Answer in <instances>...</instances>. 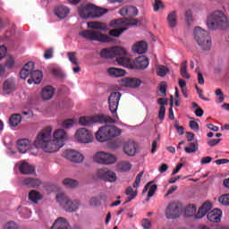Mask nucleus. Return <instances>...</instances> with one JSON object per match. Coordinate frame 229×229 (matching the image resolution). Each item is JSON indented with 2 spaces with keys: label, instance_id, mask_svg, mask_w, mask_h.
I'll return each instance as SVG.
<instances>
[{
  "label": "nucleus",
  "instance_id": "nucleus-1",
  "mask_svg": "<svg viewBox=\"0 0 229 229\" xmlns=\"http://www.w3.org/2000/svg\"><path fill=\"white\" fill-rule=\"evenodd\" d=\"M52 130L51 126H47L38 134L34 141L37 149H42L46 153H56L60 148H64L67 132L64 129H58L54 132V140H49Z\"/></svg>",
  "mask_w": 229,
  "mask_h": 229
},
{
  "label": "nucleus",
  "instance_id": "nucleus-2",
  "mask_svg": "<svg viewBox=\"0 0 229 229\" xmlns=\"http://www.w3.org/2000/svg\"><path fill=\"white\" fill-rule=\"evenodd\" d=\"M102 58H116V64L127 69H148L149 59L146 56H139L136 59H130L126 49L121 47L104 48L100 52Z\"/></svg>",
  "mask_w": 229,
  "mask_h": 229
},
{
  "label": "nucleus",
  "instance_id": "nucleus-3",
  "mask_svg": "<svg viewBox=\"0 0 229 229\" xmlns=\"http://www.w3.org/2000/svg\"><path fill=\"white\" fill-rule=\"evenodd\" d=\"M207 26L211 31H223L229 28L228 16L221 10L212 12L207 18Z\"/></svg>",
  "mask_w": 229,
  "mask_h": 229
},
{
  "label": "nucleus",
  "instance_id": "nucleus-4",
  "mask_svg": "<svg viewBox=\"0 0 229 229\" xmlns=\"http://www.w3.org/2000/svg\"><path fill=\"white\" fill-rule=\"evenodd\" d=\"M123 131L115 125H105L98 129L95 137L98 142H106L114 137H119Z\"/></svg>",
  "mask_w": 229,
  "mask_h": 229
},
{
  "label": "nucleus",
  "instance_id": "nucleus-5",
  "mask_svg": "<svg viewBox=\"0 0 229 229\" xmlns=\"http://www.w3.org/2000/svg\"><path fill=\"white\" fill-rule=\"evenodd\" d=\"M193 35L198 46H199L202 51H210L212 39L210 38L208 31L201 29V27H196L193 30Z\"/></svg>",
  "mask_w": 229,
  "mask_h": 229
},
{
  "label": "nucleus",
  "instance_id": "nucleus-6",
  "mask_svg": "<svg viewBox=\"0 0 229 229\" xmlns=\"http://www.w3.org/2000/svg\"><path fill=\"white\" fill-rule=\"evenodd\" d=\"M103 124V123H109V124L115 123L114 118L106 114H96L93 116H81L79 118L80 126H92V124Z\"/></svg>",
  "mask_w": 229,
  "mask_h": 229
},
{
  "label": "nucleus",
  "instance_id": "nucleus-7",
  "mask_svg": "<svg viewBox=\"0 0 229 229\" xmlns=\"http://www.w3.org/2000/svg\"><path fill=\"white\" fill-rule=\"evenodd\" d=\"M55 199L57 203H59V205L63 207V208L66 212H76V210L80 208V200L78 199L72 200L69 199V197H67L64 193L57 194L55 197Z\"/></svg>",
  "mask_w": 229,
  "mask_h": 229
},
{
  "label": "nucleus",
  "instance_id": "nucleus-8",
  "mask_svg": "<svg viewBox=\"0 0 229 229\" xmlns=\"http://www.w3.org/2000/svg\"><path fill=\"white\" fill-rule=\"evenodd\" d=\"M81 37L86 38V40H93L96 42H114V39L106 34L100 33L98 30H86L79 33Z\"/></svg>",
  "mask_w": 229,
  "mask_h": 229
},
{
  "label": "nucleus",
  "instance_id": "nucleus-9",
  "mask_svg": "<svg viewBox=\"0 0 229 229\" xmlns=\"http://www.w3.org/2000/svg\"><path fill=\"white\" fill-rule=\"evenodd\" d=\"M119 101H121V93L120 92H113L110 94L107 103L109 106V110L113 116V121L117 123L119 121V115H117V108H119Z\"/></svg>",
  "mask_w": 229,
  "mask_h": 229
},
{
  "label": "nucleus",
  "instance_id": "nucleus-10",
  "mask_svg": "<svg viewBox=\"0 0 229 229\" xmlns=\"http://www.w3.org/2000/svg\"><path fill=\"white\" fill-rule=\"evenodd\" d=\"M93 161L103 165H112L117 162V157L114 154L99 151L94 155Z\"/></svg>",
  "mask_w": 229,
  "mask_h": 229
},
{
  "label": "nucleus",
  "instance_id": "nucleus-11",
  "mask_svg": "<svg viewBox=\"0 0 229 229\" xmlns=\"http://www.w3.org/2000/svg\"><path fill=\"white\" fill-rule=\"evenodd\" d=\"M96 178L102 180V182H107L108 183H114L117 182V174L114 171L107 168H98L95 174Z\"/></svg>",
  "mask_w": 229,
  "mask_h": 229
},
{
  "label": "nucleus",
  "instance_id": "nucleus-12",
  "mask_svg": "<svg viewBox=\"0 0 229 229\" xmlns=\"http://www.w3.org/2000/svg\"><path fill=\"white\" fill-rule=\"evenodd\" d=\"M75 139L80 144H90L94 136L87 128H81L76 131Z\"/></svg>",
  "mask_w": 229,
  "mask_h": 229
},
{
  "label": "nucleus",
  "instance_id": "nucleus-13",
  "mask_svg": "<svg viewBox=\"0 0 229 229\" xmlns=\"http://www.w3.org/2000/svg\"><path fill=\"white\" fill-rule=\"evenodd\" d=\"M180 206L176 202H170L165 209L166 219H178L180 217Z\"/></svg>",
  "mask_w": 229,
  "mask_h": 229
},
{
  "label": "nucleus",
  "instance_id": "nucleus-14",
  "mask_svg": "<svg viewBox=\"0 0 229 229\" xmlns=\"http://www.w3.org/2000/svg\"><path fill=\"white\" fill-rule=\"evenodd\" d=\"M64 158L70 160V162H73L74 164H81L85 159V157L81 155V153L76 150H66L64 153Z\"/></svg>",
  "mask_w": 229,
  "mask_h": 229
},
{
  "label": "nucleus",
  "instance_id": "nucleus-15",
  "mask_svg": "<svg viewBox=\"0 0 229 229\" xmlns=\"http://www.w3.org/2000/svg\"><path fill=\"white\" fill-rule=\"evenodd\" d=\"M139 21L137 19H117L110 21L111 28H120V26H137Z\"/></svg>",
  "mask_w": 229,
  "mask_h": 229
},
{
  "label": "nucleus",
  "instance_id": "nucleus-16",
  "mask_svg": "<svg viewBox=\"0 0 229 229\" xmlns=\"http://www.w3.org/2000/svg\"><path fill=\"white\" fill-rule=\"evenodd\" d=\"M92 8H94V4H92L86 5L81 4L78 9L80 17H81V19H92Z\"/></svg>",
  "mask_w": 229,
  "mask_h": 229
},
{
  "label": "nucleus",
  "instance_id": "nucleus-17",
  "mask_svg": "<svg viewBox=\"0 0 229 229\" xmlns=\"http://www.w3.org/2000/svg\"><path fill=\"white\" fill-rule=\"evenodd\" d=\"M35 69V64L33 62H28L20 72V78L26 80V78H31V71Z\"/></svg>",
  "mask_w": 229,
  "mask_h": 229
},
{
  "label": "nucleus",
  "instance_id": "nucleus-18",
  "mask_svg": "<svg viewBox=\"0 0 229 229\" xmlns=\"http://www.w3.org/2000/svg\"><path fill=\"white\" fill-rule=\"evenodd\" d=\"M207 217L211 223H221L223 211H221V209L215 208L208 213Z\"/></svg>",
  "mask_w": 229,
  "mask_h": 229
},
{
  "label": "nucleus",
  "instance_id": "nucleus-19",
  "mask_svg": "<svg viewBox=\"0 0 229 229\" xmlns=\"http://www.w3.org/2000/svg\"><path fill=\"white\" fill-rule=\"evenodd\" d=\"M210 210H212V203L205 202L199 208L198 213L195 215V219H202V217H205V216H207Z\"/></svg>",
  "mask_w": 229,
  "mask_h": 229
},
{
  "label": "nucleus",
  "instance_id": "nucleus-20",
  "mask_svg": "<svg viewBox=\"0 0 229 229\" xmlns=\"http://www.w3.org/2000/svg\"><path fill=\"white\" fill-rule=\"evenodd\" d=\"M44 78V75L40 72V70H35L31 71L30 78L28 79L29 85H31V83H35V85H38L40 81H42V79Z\"/></svg>",
  "mask_w": 229,
  "mask_h": 229
},
{
  "label": "nucleus",
  "instance_id": "nucleus-21",
  "mask_svg": "<svg viewBox=\"0 0 229 229\" xmlns=\"http://www.w3.org/2000/svg\"><path fill=\"white\" fill-rule=\"evenodd\" d=\"M123 152L128 157H135L137 153V146L135 145V141H127L123 145Z\"/></svg>",
  "mask_w": 229,
  "mask_h": 229
},
{
  "label": "nucleus",
  "instance_id": "nucleus-22",
  "mask_svg": "<svg viewBox=\"0 0 229 229\" xmlns=\"http://www.w3.org/2000/svg\"><path fill=\"white\" fill-rule=\"evenodd\" d=\"M18 165L21 174H33L35 173V167L27 162H20Z\"/></svg>",
  "mask_w": 229,
  "mask_h": 229
},
{
  "label": "nucleus",
  "instance_id": "nucleus-23",
  "mask_svg": "<svg viewBox=\"0 0 229 229\" xmlns=\"http://www.w3.org/2000/svg\"><path fill=\"white\" fill-rule=\"evenodd\" d=\"M123 83L125 87H130L131 89H139L142 85V81L138 78H125L123 79Z\"/></svg>",
  "mask_w": 229,
  "mask_h": 229
},
{
  "label": "nucleus",
  "instance_id": "nucleus-24",
  "mask_svg": "<svg viewBox=\"0 0 229 229\" xmlns=\"http://www.w3.org/2000/svg\"><path fill=\"white\" fill-rule=\"evenodd\" d=\"M133 53H137V55H144V53L148 52V43L144 41H140L136 43L132 47Z\"/></svg>",
  "mask_w": 229,
  "mask_h": 229
},
{
  "label": "nucleus",
  "instance_id": "nucleus-25",
  "mask_svg": "<svg viewBox=\"0 0 229 229\" xmlns=\"http://www.w3.org/2000/svg\"><path fill=\"white\" fill-rule=\"evenodd\" d=\"M166 21L169 28H176V26H178V13H176V11L170 12Z\"/></svg>",
  "mask_w": 229,
  "mask_h": 229
},
{
  "label": "nucleus",
  "instance_id": "nucleus-26",
  "mask_svg": "<svg viewBox=\"0 0 229 229\" xmlns=\"http://www.w3.org/2000/svg\"><path fill=\"white\" fill-rule=\"evenodd\" d=\"M51 229H69V222L64 217H59L54 222Z\"/></svg>",
  "mask_w": 229,
  "mask_h": 229
},
{
  "label": "nucleus",
  "instance_id": "nucleus-27",
  "mask_svg": "<svg viewBox=\"0 0 229 229\" xmlns=\"http://www.w3.org/2000/svg\"><path fill=\"white\" fill-rule=\"evenodd\" d=\"M30 146L31 141L28 139H22L17 142L18 151H20V153H26L28 149H30Z\"/></svg>",
  "mask_w": 229,
  "mask_h": 229
},
{
  "label": "nucleus",
  "instance_id": "nucleus-28",
  "mask_svg": "<svg viewBox=\"0 0 229 229\" xmlns=\"http://www.w3.org/2000/svg\"><path fill=\"white\" fill-rule=\"evenodd\" d=\"M41 96L44 101H49V99H52L53 96H55V88L52 86H46L42 89Z\"/></svg>",
  "mask_w": 229,
  "mask_h": 229
},
{
  "label": "nucleus",
  "instance_id": "nucleus-29",
  "mask_svg": "<svg viewBox=\"0 0 229 229\" xmlns=\"http://www.w3.org/2000/svg\"><path fill=\"white\" fill-rule=\"evenodd\" d=\"M22 185H27L28 187H31L32 189H38V187L42 185V181L29 177L23 180Z\"/></svg>",
  "mask_w": 229,
  "mask_h": 229
},
{
  "label": "nucleus",
  "instance_id": "nucleus-30",
  "mask_svg": "<svg viewBox=\"0 0 229 229\" xmlns=\"http://www.w3.org/2000/svg\"><path fill=\"white\" fill-rule=\"evenodd\" d=\"M70 10L65 5H59L55 9V14L58 17V19H65L67 15H69Z\"/></svg>",
  "mask_w": 229,
  "mask_h": 229
},
{
  "label": "nucleus",
  "instance_id": "nucleus-31",
  "mask_svg": "<svg viewBox=\"0 0 229 229\" xmlns=\"http://www.w3.org/2000/svg\"><path fill=\"white\" fill-rule=\"evenodd\" d=\"M88 28L91 30H101L102 31H108V25L101 21L88 22Z\"/></svg>",
  "mask_w": 229,
  "mask_h": 229
},
{
  "label": "nucleus",
  "instance_id": "nucleus-32",
  "mask_svg": "<svg viewBox=\"0 0 229 229\" xmlns=\"http://www.w3.org/2000/svg\"><path fill=\"white\" fill-rule=\"evenodd\" d=\"M105 13H108L107 9H103L93 4L91 9V19H98L102 17V15H105Z\"/></svg>",
  "mask_w": 229,
  "mask_h": 229
},
{
  "label": "nucleus",
  "instance_id": "nucleus-33",
  "mask_svg": "<svg viewBox=\"0 0 229 229\" xmlns=\"http://www.w3.org/2000/svg\"><path fill=\"white\" fill-rule=\"evenodd\" d=\"M107 72L109 74V76H111L112 78H121L123 76H124V74H126V71H124L123 69L121 68H109L107 70Z\"/></svg>",
  "mask_w": 229,
  "mask_h": 229
},
{
  "label": "nucleus",
  "instance_id": "nucleus-34",
  "mask_svg": "<svg viewBox=\"0 0 229 229\" xmlns=\"http://www.w3.org/2000/svg\"><path fill=\"white\" fill-rule=\"evenodd\" d=\"M21 122H22V116L21 115V114H13L9 118V124L13 128H15V126H19V124H21Z\"/></svg>",
  "mask_w": 229,
  "mask_h": 229
},
{
  "label": "nucleus",
  "instance_id": "nucleus-35",
  "mask_svg": "<svg viewBox=\"0 0 229 229\" xmlns=\"http://www.w3.org/2000/svg\"><path fill=\"white\" fill-rule=\"evenodd\" d=\"M29 199L30 201H32V203H38V201H40V199H42V194H40V192L32 190L30 193H29Z\"/></svg>",
  "mask_w": 229,
  "mask_h": 229
},
{
  "label": "nucleus",
  "instance_id": "nucleus-36",
  "mask_svg": "<svg viewBox=\"0 0 229 229\" xmlns=\"http://www.w3.org/2000/svg\"><path fill=\"white\" fill-rule=\"evenodd\" d=\"M156 71L157 76L160 78H165V76H167V73L169 72V68H167L165 65L158 64Z\"/></svg>",
  "mask_w": 229,
  "mask_h": 229
},
{
  "label": "nucleus",
  "instance_id": "nucleus-37",
  "mask_svg": "<svg viewBox=\"0 0 229 229\" xmlns=\"http://www.w3.org/2000/svg\"><path fill=\"white\" fill-rule=\"evenodd\" d=\"M4 90H8V92H13L15 90V81L13 79H8L4 83Z\"/></svg>",
  "mask_w": 229,
  "mask_h": 229
},
{
  "label": "nucleus",
  "instance_id": "nucleus-38",
  "mask_svg": "<svg viewBox=\"0 0 229 229\" xmlns=\"http://www.w3.org/2000/svg\"><path fill=\"white\" fill-rule=\"evenodd\" d=\"M118 169L123 173H128L131 169V163L130 161H122L118 164Z\"/></svg>",
  "mask_w": 229,
  "mask_h": 229
},
{
  "label": "nucleus",
  "instance_id": "nucleus-39",
  "mask_svg": "<svg viewBox=\"0 0 229 229\" xmlns=\"http://www.w3.org/2000/svg\"><path fill=\"white\" fill-rule=\"evenodd\" d=\"M63 183L68 189H74V187H77L78 185V181L71 178H66L63 181Z\"/></svg>",
  "mask_w": 229,
  "mask_h": 229
},
{
  "label": "nucleus",
  "instance_id": "nucleus-40",
  "mask_svg": "<svg viewBox=\"0 0 229 229\" xmlns=\"http://www.w3.org/2000/svg\"><path fill=\"white\" fill-rule=\"evenodd\" d=\"M18 211L23 219H30V217H31V210L28 208H19Z\"/></svg>",
  "mask_w": 229,
  "mask_h": 229
},
{
  "label": "nucleus",
  "instance_id": "nucleus-41",
  "mask_svg": "<svg viewBox=\"0 0 229 229\" xmlns=\"http://www.w3.org/2000/svg\"><path fill=\"white\" fill-rule=\"evenodd\" d=\"M196 210H197V208L196 206H194V204L188 205V207L185 208V211H184L186 217H192V216L196 214Z\"/></svg>",
  "mask_w": 229,
  "mask_h": 229
},
{
  "label": "nucleus",
  "instance_id": "nucleus-42",
  "mask_svg": "<svg viewBox=\"0 0 229 229\" xmlns=\"http://www.w3.org/2000/svg\"><path fill=\"white\" fill-rule=\"evenodd\" d=\"M185 153L191 155V153H196L198 151V143L197 142H190L189 147L184 148Z\"/></svg>",
  "mask_w": 229,
  "mask_h": 229
},
{
  "label": "nucleus",
  "instance_id": "nucleus-43",
  "mask_svg": "<svg viewBox=\"0 0 229 229\" xmlns=\"http://www.w3.org/2000/svg\"><path fill=\"white\" fill-rule=\"evenodd\" d=\"M124 31H126V28L113 29V30H109V35H110V37L119 38V37H121V35H123V33H124Z\"/></svg>",
  "mask_w": 229,
  "mask_h": 229
},
{
  "label": "nucleus",
  "instance_id": "nucleus-44",
  "mask_svg": "<svg viewBox=\"0 0 229 229\" xmlns=\"http://www.w3.org/2000/svg\"><path fill=\"white\" fill-rule=\"evenodd\" d=\"M181 76H182L186 80H189L191 78V75L189 74V72H187V61H184L181 64Z\"/></svg>",
  "mask_w": 229,
  "mask_h": 229
},
{
  "label": "nucleus",
  "instance_id": "nucleus-45",
  "mask_svg": "<svg viewBox=\"0 0 229 229\" xmlns=\"http://www.w3.org/2000/svg\"><path fill=\"white\" fill-rule=\"evenodd\" d=\"M139 10L135 6H127V17H137Z\"/></svg>",
  "mask_w": 229,
  "mask_h": 229
},
{
  "label": "nucleus",
  "instance_id": "nucleus-46",
  "mask_svg": "<svg viewBox=\"0 0 229 229\" xmlns=\"http://www.w3.org/2000/svg\"><path fill=\"white\" fill-rule=\"evenodd\" d=\"M101 196H95L89 199L90 207H99L101 205Z\"/></svg>",
  "mask_w": 229,
  "mask_h": 229
},
{
  "label": "nucleus",
  "instance_id": "nucleus-47",
  "mask_svg": "<svg viewBox=\"0 0 229 229\" xmlns=\"http://www.w3.org/2000/svg\"><path fill=\"white\" fill-rule=\"evenodd\" d=\"M68 59L73 64V65H80L78 59H76V52H68Z\"/></svg>",
  "mask_w": 229,
  "mask_h": 229
},
{
  "label": "nucleus",
  "instance_id": "nucleus-48",
  "mask_svg": "<svg viewBox=\"0 0 229 229\" xmlns=\"http://www.w3.org/2000/svg\"><path fill=\"white\" fill-rule=\"evenodd\" d=\"M142 176H144V172H140V174L136 176L135 182L132 184L134 189H139L140 186V180H142Z\"/></svg>",
  "mask_w": 229,
  "mask_h": 229
},
{
  "label": "nucleus",
  "instance_id": "nucleus-49",
  "mask_svg": "<svg viewBox=\"0 0 229 229\" xmlns=\"http://www.w3.org/2000/svg\"><path fill=\"white\" fill-rule=\"evenodd\" d=\"M61 126L62 128H65V129L72 128V126H74V120L66 119L62 123Z\"/></svg>",
  "mask_w": 229,
  "mask_h": 229
},
{
  "label": "nucleus",
  "instance_id": "nucleus-50",
  "mask_svg": "<svg viewBox=\"0 0 229 229\" xmlns=\"http://www.w3.org/2000/svg\"><path fill=\"white\" fill-rule=\"evenodd\" d=\"M157 189H158V186L157 184L150 186L148 192L147 201H149V199H151V198H153V196H155V192H157Z\"/></svg>",
  "mask_w": 229,
  "mask_h": 229
},
{
  "label": "nucleus",
  "instance_id": "nucleus-51",
  "mask_svg": "<svg viewBox=\"0 0 229 229\" xmlns=\"http://www.w3.org/2000/svg\"><path fill=\"white\" fill-rule=\"evenodd\" d=\"M219 203H222V205L228 206L229 205V194L222 195L218 198Z\"/></svg>",
  "mask_w": 229,
  "mask_h": 229
},
{
  "label": "nucleus",
  "instance_id": "nucleus-52",
  "mask_svg": "<svg viewBox=\"0 0 229 229\" xmlns=\"http://www.w3.org/2000/svg\"><path fill=\"white\" fill-rule=\"evenodd\" d=\"M15 65V59L12 56H9L5 62L4 67H7V69H12Z\"/></svg>",
  "mask_w": 229,
  "mask_h": 229
},
{
  "label": "nucleus",
  "instance_id": "nucleus-53",
  "mask_svg": "<svg viewBox=\"0 0 229 229\" xmlns=\"http://www.w3.org/2000/svg\"><path fill=\"white\" fill-rule=\"evenodd\" d=\"M4 229H19V225L13 221H10L4 225Z\"/></svg>",
  "mask_w": 229,
  "mask_h": 229
},
{
  "label": "nucleus",
  "instance_id": "nucleus-54",
  "mask_svg": "<svg viewBox=\"0 0 229 229\" xmlns=\"http://www.w3.org/2000/svg\"><path fill=\"white\" fill-rule=\"evenodd\" d=\"M108 148H110V149H118V148H121V141L120 140L111 141L108 144Z\"/></svg>",
  "mask_w": 229,
  "mask_h": 229
},
{
  "label": "nucleus",
  "instance_id": "nucleus-55",
  "mask_svg": "<svg viewBox=\"0 0 229 229\" xmlns=\"http://www.w3.org/2000/svg\"><path fill=\"white\" fill-rule=\"evenodd\" d=\"M158 119L160 121H164L165 119V106H161L158 112Z\"/></svg>",
  "mask_w": 229,
  "mask_h": 229
},
{
  "label": "nucleus",
  "instance_id": "nucleus-56",
  "mask_svg": "<svg viewBox=\"0 0 229 229\" xmlns=\"http://www.w3.org/2000/svg\"><path fill=\"white\" fill-rule=\"evenodd\" d=\"M185 19H186V22L188 24H191V22H192V11L191 10H187L185 12Z\"/></svg>",
  "mask_w": 229,
  "mask_h": 229
},
{
  "label": "nucleus",
  "instance_id": "nucleus-57",
  "mask_svg": "<svg viewBox=\"0 0 229 229\" xmlns=\"http://www.w3.org/2000/svg\"><path fill=\"white\" fill-rule=\"evenodd\" d=\"M160 8H164V4L160 0H155L154 12H158Z\"/></svg>",
  "mask_w": 229,
  "mask_h": 229
},
{
  "label": "nucleus",
  "instance_id": "nucleus-58",
  "mask_svg": "<svg viewBox=\"0 0 229 229\" xmlns=\"http://www.w3.org/2000/svg\"><path fill=\"white\" fill-rule=\"evenodd\" d=\"M8 49L4 46H0V60H3L6 56Z\"/></svg>",
  "mask_w": 229,
  "mask_h": 229
},
{
  "label": "nucleus",
  "instance_id": "nucleus-59",
  "mask_svg": "<svg viewBox=\"0 0 229 229\" xmlns=\"http://www.w3.org/2000/svg\"><path fill=\"white\" fill-rule=\"evenodd\" d=\"M173 105H174V102H173V96H172L171 102H170V108H169V119L171 121H174V112H173Z\"/></svg>",
  "mask_w": 229,
  "mask_h": 229
},
{
  "label": "nucleus",
  "instance_id": "nucleus-60",
  "mask_svg": "<svg viewBox=\"0 0 229 229\" xmlns=\"http://www.w3.org/2000/svg\"><path fill=\"white\" fill-rule=\"evenodd\" d=\"M52 74H54L56 78H62L64 74L62 73V70L58 68H53L51 71Z\"/></svg>",
  "mask_w": 229,
  "mask_h": 229
},
{
  "label": "nucleus",
  "instance_id": "nucleus-61",
  "mask_svg": "<svg viewBox=\"0 0 229 229\" xmlns=\"http://www.w3.org/2000/svg\"><path fill=\"white\" fill-rule=\"evenodd\" d=\"M44 58H46V60H49V58H53V48H48L45 51Z\"/></svg>",
  "mask_w": 229,
  "mask_h": 229
},
{
  "label": "nucleus",
  "instance_id": "nucleus-62",
  "mask_svg": "<svg viewBox=\"0 0 229 229\" xmlns=\"http://www.w3.org/2000/svg\"><path fill=\"white\" fill-rule=\"evenodd\" d=\"M142 226L144 229H151V221H149V219L144 218L142 220Z\"/></svg>",
  "mask_w": 229,
  "mask_h": 229
},
{
  "label": "nucleus",
  "instance_id": "nucleus-63",
  "mask_svg": "<svg viewBox=\"0 0 229 229\" xmlns=\"http://www.w3.org/2000/svg\"><path fill=\"white\" fill-rule=\"evenodd\" d=\"M190 128L191 130H193L194 131H198V130H199V125L198 124V122L191 121L190 122Z\"/></svg>",
  "mask_w": 229,
  "mask_h": 229
},
{
  "label": "nucleus",
  "instance_id": "nucleus-64",
  "mask_svg": "<svg viewBox=\"0 0 229 229\" xmlns=\"http://www.w3.org/2000/svg\"><path fill=\"white\" fill-rule=\"evenodd\" d=\"M221 142V139H213L208 142L210 148H214V146H217Z\"/></svg>",
  "mask_w": 229,
  "mask_h": 229
}]
</instances>
